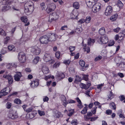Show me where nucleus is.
Returning <instances> with one entry per match:
<instances>
[{
  "label": "nucleus",
  "instance_id": "obj_21",
  "mask_svg": "<svg viewBox=\"0 0 125 125\" xmlns=\"http://www.w3.org/2000/svg\"><path fill=\"white\" fill-rule=\"evenodd\" d=\"M116 5L119 7V9H118L116 10L117 11H120L124 5L122 2L120 0L118 1Z\"/></svg>",
  "mask_w": 125,
  "mask_h": 125
},
{
  "label": "nucleus",
  "instance_id": "obj_29",
  "mask_svg": "<svg viewBox=\"0 0 125 125\" xmlns=\"http://www.w3.org/2000/svg\"><path fill=\"white\" fill-rule=\"evenodd\" d=\"M48 6L49 7H50L53 10H54L56 8V5L53 3H52L51 4H49L48 5Z\"/></svg>",
  "mask_w": 125,
  "mask_h": 125
},
{
  "label": "nucleus",
  "instance_id": "obj_57",
  "mask_svg": "<svg viewBox=\"0 0 125 125\" xmlns=\"http://www.w3.org/2000/svg\"><path fill=\"white\" fill-rule=\"evenodd\" d=\"M6 49L5 48H4L2 49L1 51V53L2 54H4L6 53Z\"/></svg>",
  "mask_w": 125,
  "mask_h": 125
},
{
  "label": "nucleus",
  "instance_id": "obj_20",
  "mask_svg": "<svg viewBox=\"0 0 125 125\" xmlns=\"http://www.w3.org/2000/svg\"><path fill=\"white\" fill-rule=\"evenodd\" d=\"M79 64L82 67H83V68H82L81 69L83 71H84L86 69V68H87L88 66L86 65L84 66L85 65V62L83 60H81L79 62Z\"/></svg>",
  "mask_w": 125,
  "mask_h": 125
},
{
  "label": "nucleus",
  "instance_id": "obj_43",
  "mask_svg": "<svg viewBox=\"0 0 125 125\" xmlns=\"http://www.w3.org/2000/svg\"><path fill=\"white\" fill-rule=\"evenodd\" d=\"M14 103L18 104H20L21 103V100L18 99H15L14 101Z\"/></svg>",
  "mask_w": 125,
  "mask_h": 125
},
{
  "label": "nucleus",
  "instance_id": "obj_45",
  "mask_svg": "<svg viewBox=\"0 0 125 125\" xmlns=\"http://www.w3.org/2000/svg\"><path fill=\"white\" fill-rule=\"evenodd\" d=\"M80 86L82 88L87 89V88L85 87V84L84 83H81L80 84Z\"/></svg>",
  "mask_w": 125,
  "mask_h": 125
},
{
  "label": "nucleus",
  "instance_id": "obj_36",
  "mask_svg": "<svg viewBox=\"0 0 125 125\" xmlns=\"http://www.w3.org/2000/svg\"><path fill=\"white\" fill-rule=\"evenodd\" d=\"M21 21L24 23H26L27 21V19L26 16H23L21 17Z\"/></svg>",
  "mask_w": 125,
  "mask_h": 125
},
{
  "label": "nucleus",
  "instance_id": "obj_37",
  "mask_svg": "<svg viewBox=\"0 0 125 125\" xmlns=\"http://www.w3.org/2000/svg\"><path fill=\"white\" fill-rule=\"evenodd\" d=\"M91 18L90 16H87L86 18L85 21L87 23H89L91 21Z\"/></svg>",
  "mask_w": 125,
  "mask_h": 125
},
{
  "label": "nucleus",
  "instance_id": "obj_3",
  "mask_svg": "<svg viewBox=\"0 0 125 125\" xmlns=\"http://www.w3.org/2000/svg\"><path fill=\"white\" fill-rule=\"evenodd\" d=\"M59 17V14L57 13L54 12L50 15L48 21L50 22H51L52 21L57 19Z\"/></svg>",
  "mask_w": 125,
  "mask_h": 125
},
{
  "label": "nucleus",
  "instance_id": "obj_35",
  "mask_svg": "<svg viewBox=\"0 0 125 125\" xmlns=\"http://www.w3.org/2000/svg\"><path fill=\"white\" fill-rule=\"evenodd\" d=\"M83 49L84 51L87 52V53H88L90 52V49L89 47H86L85 46L84 47Z\"/></svg>",
  "mask_w": 125,
  "mask_h": 125
},
{
  "label": "nucleus",
  "instance_id": "obj_13",
  "mask_svg": "<svg viewBox=\"0 0 125 125\" xmlns=\"http://www.w3.org/2000/svg\"><path fill=\"white\" fill-rule=\"evenodd\" d=\"M31 87L33 88L36 87L39 84V80L38 79H35L32 81L30 83Z\"/></svg>",
  "mask_w": 125,
  "mask_h": 125
},
{
  "label": "nucleus",
  "instance_id": "obj_24",
  "mask_svg": "<svg viewBox=\"0 0 125 125\" xmlns=\"http://www.w3.org/2000/svg\"><path fill=\"white\" fill-rule=\"evenodd\" d=\"M42 72H40V73H43L46 74L49 72L48 69L46 66H44L42 67Z\"/></svg>",
  "mask_w": 125,
  "mask_h": 125
},
{
  "label": "nucleus",
  "instance_id": "obj_42",
  "mask_svg": "<svg viewBox=\"0 0 125 125\" xmlns=\"http://www.w3.org/2000/svg\"><path fill=\"white\" fill-rule=\"evenodd\" d=\"M41 7L42 8V10H44L45 9V6L44 3H42L40 4Z\"/></svg>",
  "mask_w": 125,
  "mask_h": 125
},
{
  "label": "nucleus",
  "instance_id": "obj_27",
  "mask_svg": "<svg viewBox=\"0 0 125 125\" xmlns=\"http://www.w3.org/2000/svg\"><path fill=\"white\" fill-rule=\"evenodd\" d=\"M39 57L38 56H36L35 57L33 61V63L34 64H37L39 61Z\"/></svg>",
  "mask_w": 125,
  "mask_h": 125
},
{
  "label": "nucleus",
  "instance_id": "obj_55",
  "mask_svg": "<svg viewBox=\"0 0 125 125\" xmlns=\"http://www.w3.org/2000/svg\"><path fill=\"white\" fill-rule=\"evenodd\" d=\"M75 46H70L69 47V49L71 52L73 51L75 49Z\"/></svg>",
  "mask_w": 125,
  "mask_h": 125
},
{
  "label": "nucleus",
  "instance_id": "obj_47",
  "mask_svg": "<svg viewBox=\"0 0 125 125\" xmlns=\"http://www.w3.org/2000/svg\"><path fill=\"white\" fill-rule=\"evenodd\" d=\"M76 77L75 81L80 82L81 80V78L79 76L77 75H76Z\"/></svg>",
  "mask_w": 125,
  "mask_h": 125
},
{
  "label": "nucleus",
  "instance_id": "obj_10",
  "mask_svg": "<svg viewBox=\"0 0 125 125\" xmlns=\"http://www.w3.org/2000/svg\"><path fill=\"white\" fill-rule=\"evenodd\" d=\"M39 40L40 42L42 44H47L49 42L47 35L41 37Z\"/></svg>",
  "mask_w": 125,
  "mask_h": 125
},
{
  "label": "nucleus",
  "instance_id": "obj_15",
  "mask_svg": "<svg viewBox=\"0 0 125 125\" xmlns=\"http://www.w3.org/2000/svg\"><path fill=\"white\" fill-rule=\"evenodd\" d=\"M112 8L111 6H109L107 7L105 12V15L107 16L110 15L112 12Z\"/></svg>",
  "mask_w": 125,
  "mask_h": 125
},
{
  "label": "nucleus",
  "instance_id": "obj_18",
  "mask_svg": "<svg viewBox=\"0 0 125 125\" xmlns=\"http://www.w3.org/2000/svg\"><path fill=\"white\" fill-rule=\"evenodd\" d=\"M124 31H123L122 32H120L119 33L118 35L120 39L119 40V42H120L123 40L125 35Z\"/></svg>",
  "mask_w": 125,
  "mask_h": 125
},
{
  "label": "nucleus",
  "instance_id": "obj_62",
  "mask_svg": "<svg viewBox=\"0 0 125 125\" xmlns=\"http://www.w3.org/2000/svg\"><path fill=\"white\" fill-rule=\"evenodd\" d=\"M120 28L119 27H117L116 29H115L114 30V31L115 32H118L120 31Z\"/></svg>",
  "mask_w": 125,
  "mask_h": 125
},
{
  "label": "nucleus",
  "instance_id": "obj_54",
  "mask_svg": "<svg viewBox=\"0 0 125 125\" xmlns=\"http://www.w3.org/2000/svg\"><path fill=\"white\" fill-rule=\"evenodd\" d=\"M104 85V83H102L99 84L98 85H97V87L98 89L101 90V87Z\"/></svg>",
  "mask_w": 125,
  "mask_h": 125
},
{
  "label": "nucleus",
  "instance_id": "obj_7",
  "mask_svg": "<svg viewBox=\"0 0 125 125\" xmlns=\"http://www.w3.org/2000/svg\"><path fill=\"white\" fill-rule=\"evenodd\" d=\"M16 111L12 110L10 111L8 114V117L12 119H16L17 117V115L16 113Z\"/></svg>",
  "mask_w": 125,
  "mask_h": 125
},
{
  "label": "nucleus",
  "instance_id": "obj_14",
  "mask_svg": "<svg viewBox=\"0 0 125 125\" xmlns=\"http://www.w3.org/2000/svg\"><path fill=\"white\" fill-rule=\"evenodd\" d=\"M10 90L9 88H5L2 89L0 93V95L1 96H3L7 95L8 93L9 90Z\"/></svg>",
  "mask_w": 125,
  "mask_h": 125
},
{
  "label": "nucleus",
  "instance_id": "obj_1",
  "mask_svg": "<svg viewBox=\"0 0 125 125\" xmlns=\"http://www.w3.org/2000/svg\"><path fill=\"white\" fill-rule=\"evenodd\" d=\"M24 11L25 13H30L33 11V3L31 1H29L26 2L24 5Z\"/></svg>",
  "mask_w": 125,
  "mask_h": 125
},
{
  "label": "nucleus",
  "instance_id": "obj_26",
  "mask_svg": "<svg viewBox=\"0 0 125 125\" xmlns=\"http://www.w3.org/2000/svg\"><path fill=\"white\" fill-rule=\"evenodd\" d=\"M55 115L56 117L59 118L62 116L61 113L58 111H56L55 113Z\"/></svg>",
  "mask_w": 125,
  "mask_h": 125
},
{
  "label": "nucleus",
  "instance_id": "obj_6",
  "mask_svg": "<svg viewBox=\"0 0 125 125\" xmlns=\"http://www.w3.org/2000/svg\"><path fill=\"white\" fill-rule=\"evenodd\" d=\"M101 8V4L99 3H97L93 5L92 10L94 12H96L99 11Z\"/></svg>",
  "mask_w": 125,
  "mask_h": 125
},
{
  "label": "nucleus",
  "instance_id": "obj_60",
  "mask_svg": "<svg viewBox=\"0 0 125 125\" xmlns=\"http://www.w3.org/2000/svg\"><path fill=\"white\" fill-rule=\"evenodd\" d=\"M67 102H68V103H74L76 102L75 101L72 100H69Z\"/></svg>",
  "mask_w": 125,
  "mask_h": 125
},
{
  "label": "nucleus",
  "instance_id": "obj_33",
  "mask_svg": "<svg viewBox=\"0 0 125 125\" xmlns=\"http://www.w3.org/2000/svg\"><path fill=\"white\" fill-rule=\"evenodd\" d=\"M95 41L94 39H91V38H89L88 39V45H90L92 43H93Z\"/></svg>",
  "mask_w": 125,
  "mask_h": 125
},
{
  "label": "nucleus",
  "instance_id": "obj_64",
  "mask_svg": "<svg viewBox=\"0 0 125 125\" xmlns=\"http://www.w3.org/2000/svg\"><path fill=\"white\" fill-rule=\"evenodd\" d=\"M67 28V25H64L62 26L61 28V30H65Z\"/></svg>",
  "mask_w": 125,
  "mask_h": 125
},
{
  "label": "nucleus",
  "instance_id": "obj_38",
  "mask_svg": "<svg viewBox=\"0 0 125 125\" xmlns=\"http://www.w3.org/2000/svg\"><path fill=\"white\" fill-rule=\"evenodd\" d=\"M82 30V29L81 27H80L79 28H77L75 30V32L79 33H81Z\"/></svg>",
  "mask_w": 125,
  "mask_h": 125
},
{
  "label": "nucleus",
  "instance_id": "obj_17",
  "mask_svg": "<svg viewBox=\"0 0 125 125\" xmlns=\"http://www.w3.org/2000/svg\"><path fill=\"white\" fill-rule=\"evenodd\" d=\"M22 76V75L20 72H17L14 76V80L17 81H20V78Z\"/></svg>",
  "mask_w": 125,
  "mask_h": 125
},
{
  "label": "nucleus",
  "instance_id": "obj_56",
  "mask_svg": "<svg viewBox=\"0 0 125 125\" xmlns=\"http://www.w3.org/2000/svg\"><path fill=\"white\" fill-rule=\"evenodd\" d=\"M112 113V111L111 110H107L106 111V114L108 115H110Z\"/></svg>",
  "mask_w": 125,
  "mask_h": 125
},
{
  "label": "nucleus",
  "instance_id": "obj_4",
  "mask_svg": "<svg viewBox=\"0 0 125 125\" xmlns=\"http://www.w3.org/2000/svg\"><path fill=\"white\" fill-rule=\"evenodd\" d=\"M18 58L19 61L21 63H23L26 61V55L23 52H20L19 53Z\"/></svg>",
  "mask_w": 125,
  "mask_h": 125
},
{
  "label": "nucleus",
  "instance_id": "obj_30",
  "mask_svg": "<svg viewBox=\"0 0 125 125\" xmlns=\"http://www.w3.org/2000/svg\"><path fill=\"white\" fill-rule=\"evenodd\" d=\"M9 50L10 51H14L15 50V49L14 46L12 45H10L8 46V47Z\"/></svg>",
  "mask_w": 125,
  "mask_h": 125
},
{
  "label": "nucleus",
  "instance_id": "obj_23",
  "mask_svg": "<svg viewBox=\"0 0 125 125\" xmlns=\"http://www.w3.org/2000/svg\"><path fill=\"white\" fill-rule=\"evenodd\" d=\"M61 100L62 102V104L65 107L66 106L67 104H68V102L66 101V99L64 95H62L61 97Z\"/></svg>",
  "mask_w": 125,
  "mask_h": 125
},
{
  "label": "nucleus",
  "instance_id": "obj_52",
  "mask_svg": "<svg viewBox=\"0 0 125 125\" xmlns=\"http://www.w3.org/2000/svg\"><path fill=\"white\" fill-rule=\"evenodd\" d=\"M55 55L56 57L58 59L60 57V52L58 51L57 52L55 53Z\"/></svg>",
  "mask_w": 125,
  "mask_h": 125
},
{
  "label": "nucleus",
  "instance_id": "obj_34",
  "mask_svg": "<svg viewBox=\"0 0 125 125\" xmlns=\"http://www.w3.org/2000/svg\"><path fill=\"white\" fill-rule=\"evenodd\" d=\"M0 34L4 36H5L6 35L5 32L1 28H0Z\"/></svg>",
  "mask_w": 125,
  "mask_h": 125
},
{
  "label": "nucleus",
  "instance_id": "obj_9",
  "mask_svg": "<svg viewBox=\"0 0 125 125\" xmlns=\"http://www.w3.org/2000/svg\"><path fill=\"white\" fill-rule=\"evenodd\" d=\"M31 51L36 55L39 54L41 52L40 49L36 46L32 47Z\"/></svg>",
  "mask_w": 125,
  "mask_h": 125
},
{
  "label": "nucleus",
  "instance_id": "obj_41",
  "mask_svg": "<svg viewBox=\"0 0 125 125\" xmlns=\"http://www.w3.org/2000/svg\"><path fill=\"white\" fill-rule=\"evenodd\" d=\"M46 11L48 13L51 12L52 10H53L48 5L47 7L46 10Z\"/></svg>",
  "mask_w": 125,
  "mask_h": 125
},
{
  "label": "nucleus",
  "instance_id": "obj_22",
  "mask_svg": "<svg viewBox=\"0 0 125 125\" xmlns=\"http://www.w3.org/2000/svg\"><path fill=\"white\" fill-rule=\"evenodd\" d=\"M85 2L87 6L90 8H91L93 7L94 2L92 1V0H86Z\"/></svg>",
  "mask_w": 125,
  "mask_h": 125
},
{
  "label": "nucleus",
  "instance_id": "obj_58",
  "mask_svg": "<svg viewBox=\"0 0 125 125\" xmlns=\"http://www.w3.org/2000/svg\"><path fill=\"white\" fill-rule=\"evenodd\" d=\"M71 61L69 60H65L63 62V63L66 64H69L70 63Z\"/></svg>",
  "mask_w": 125,
  "mask_h": 125
},
{
  "label": "nucleus",
  "instance_id": "obj_19",
  "mask_svg": "<svg viewBox=\"0 0 125 125\" xmlns=\"http://www.w3.org/2000/svg\"><path fill=\"white\" fill-rule=\"evenodd\" d=\"M51 57L50 54L47 53H45L43 58L45 61L46 62H49L51 60Z\"/></svg>",
  "mask_w": 125,
  "mask_h": 125
},
{
  "label": "nucleus",
  "instance_id": "obj_59",
  "mask_svg": "<svg viewBox=\"0 0 125 125\" xmlns=\"http://www.w3.org/2000/svg\"><path fill=\"white\" fill-rule=\"evenodd\" d=\"M98 118V116L92 117L91 118V121H94L96 120Z\"/></svg>",
  "mask_w": 125,
  "mask_h": 125
},
{
  "label": "nucleus",
  "instance_id": "obj_63",
  "mask_svg": "<svg viewBox=\"0 0 125 125\" xmlns=\"http://www.w3.org/2000/svg\"><path fill=\"white\" fill-rule=\"evenodd\" d=\"M77 105L78 107L80 108H82L83 107V105H82V103L78 104H77Z\"/></svg>",
  "mask_w": 125,
  "mask_h": 125
},
{
  "label": "nucleus",
  "instance_id": "obj_31",
  "mask_svg": "<svg viewBox=\"0 0 125 125\" xmlns=\"http://www.w3.org/2000/svg\"><path fill=\"white\" fill-rule=\"evenodd\" d=\"M73 6L75 8L78 9L79 7V4L78 2H76L73 4Z\"/></svg>",
  "mask_w": 125,
  "mask_h": 125
},
{
  "label": "nucleus",
  "instance_id": "obj_40",
  "mask_svg": "<svg viewBox=\"0 0 125 125\" xmlns=\"http://www.w3.org/2000/svg\"><path fill=\"white\" fill-rule=\"evenodd\" d=\"M10 38L9 37H6L4 39V43L5 44H6L8 42V41L9 40Z\"/></svg>",
  "mask_w": 125,
  "mask_h": 125
},
{
  "label": "nucleus",
  "instance_id": "obj_2",
  "mask_svg": "<svg viewBox=\"0 0 125 125\" xmlns=\"http://www.w3.org/2000/svg\"><path fill=\"white\" fill-rule=\"evenodd\" d=\"M13 2V0H3L1 3L5 6L2 7V11H5L9 10L10 7L9 5L11 4Z\"/></svg>",
  "mask_w": 125,
  "mask_h": 125
},
{
  "label": "nucleus",
  "instance_id": "obj_12",
  "mask_svg": "<svg viewBox=\"0 0 125 125\" xmlns=\"http://www.w3.org/2000/svg\"><path fill=\"white\" fill-rule=\"evenodd\" d=\"M3 77L8 80V83L11 84L13 82V79L12 76L9 74H5L3 76Z\"/></svg>",
  "mask_w": 125,
  "mask_h": 125
},
{
  "label": "nucleus",
  "instance_id": "obj_8",
  "mask_svg": "<svg viewBox=\"0 0 125 125\" xmlns=\"http://www.w3.org/2000/svg\"><path fill=\"white\" fill-rule=\"evenodd\" d=\"M121 59L119 58H116L115 59V61L116 63V65L118 66H120L121 67L124 68L125 67V62H121L120 61Z\"/></svg>",
  "mask_w": 125,
  "mask_h": 125
},
{
  "label": "nucleus",
  "instance_id": "obj_48",
  "mask_svg": "<svg viewBox=\"0 0 125 125\" xmlns=\"http://www.w3.org/2000/svg\"><path fill=\"white\" fill-rule=\"evenodd\" d=\"M60 64V63L59 62H56L53 65V67L57 68L59 67Z\"/></svg>",
  "mask_w": 125,
  "mask_h": 125
},
{
  "label": "nucleus",
  "instance_id": "obj_53",
  "mask_svg": "<svg viewBox=\"0 0 125 125\" xmlns=\"http://www.w3.org/2000/svg\"><path fill=\"white\" fill-rule=\"evenodd\" d=\"M32 110L33 108L32 107H31L26 109L25 111L29 113L32 111Z\"/></svg>",
  "mask_w": 125,
  "mask_h": 125
},
{
  "label": "nucleus",
  "instance_id": "obj_39",
  "mask_svg": "<svg viewBox=\"0 0 125 125\" xmlns=\"http://www.w3.org/2000/svg\"><path fill=\"white\" fill-rule=\"evenodd\" d=\"M110 106H111V108L112 109L114 110H115L116 107L114 103H112L110 104Z\"/></svg>",
  "mask_w": 125,
  "mask_h": 125
},
{
  "label": "nucleus",
  "instance_id": "obj_28",
  "mask_svg": "<svg viewBox=\"0 0 125 125\" xmlns=\"http://www.w3.org/2000/svg\"><path fill=\"white\" fill-rule=\"evenodd\" d=\"M99 33L101 35H103L105 33V30L104 28L103 27L101 28L99 30Z\"/></svg>",
  "mask_w": 125,
  "mask_h": 125
},
{
  "label": "nucleus",
  "instance_id": "obj_11",
  "mask_svg": "<svg viewBox=\"0 0 125 125\" xmlns=\"http://www.w3.org/2000/svg\"><path fill=\"white\" fill-rule=\"evenodd\" d=\"M47 36L48 37L49 42L54 41L56 40L55 35L54 33H49L48 35H47Z\"/></svg>",
  "mask_w": 125,
  "mask_h": 125
},
{
  "label": "nucleus",
  "instance_id": "obj_25",
  "mask_svg": "<svg viewBox=\"0 0 125 125\" xmlns=\"http://www.w3.org/2000/svg\"><path fill=\"white\" fill-rule=\"evenodd\" d=\"M118 15L117 14H115L113 15L110 18L111 20L112 21H115Z\"/></svg>",
  "mask_w": 125,
  "mask_h": 125
},
{
  "label": "nucleus",
  "instance_id": "obj_5",
  "mask_svg": "<svg viewBox=\"0 0 125 125\" xmlns=\"http://www.w3.org/2000/svg\"><path fill=\"white\" fill-rule=\"evenodd\" d=\"M98 42L100 44H106L108 42V38L106 35L102 36L98 40Z\"/></svg>",
  "mask_w": 125,
  "mask_h": 125
},
{
  "label": "nucleus",
  "instance_id": "obj_50",
  "mask_svg": "<svg viewBox=\"0 0 125 125\" xmlns=\"http://www.w3.org/2000/svg\"><path fill=\"white\" fill-rule=\"evenodd\" d=\"M71 123L72 125H77L78 124L77 120H73Z\"/></svg>",
  "mask_w": 125,
  "mask_h": 125
},
{
  "label": "nucleus",
  "instance_id": "obj_51",
  "mask_svg": "<svg viewBox=\"0 0 125 125\" xmlns=\"http://www.w3.org/2000/svg\"><path fill=\"white\" fill-rule=\"evenodd\" d=\"M115 43V41H110L109 42L108 46H111L113 45Z\"/></svg>",
  "mask_w": 125,
  "mask_h": 125
},
{
  "label": "nucleus",
  "instance_id": "obj_32",
  "mask_svg": "<svg viewBox=\"0 0 125 125\" xmlns=\"http://www.w3.org/2000/svg\"><path fill=\"white\" fill-rule=\"evenodd\" d=\"M87 109L88 107H84L83 109L81 111V113L83 114H85L87 112Z\"/></svg>",
  "mask_w": 125,
  "mask_h": 125
},
{
  "label": "nucleus",
  "instance_id": "obj_44",
  "mask_svg": "<svg viewBox=\"0 0 125 125\" xmlns=\"http://www.w3.org/2000/svg\"><path fill=\"white\" fill-rule=\"evenodd\" d=\"M12 106V104L10 102H8L6 104V108L8 109H10Z\"/></svg>",
  "mask_w": 125,
  "mask_h": 125
},
{
  "label": "nucleus",
  "instance_id": "obj_46",
  "mask_svg": "<svg viewBox=\"0 0 125 125\" xmlns=\"http://www.w3.org/2000/svg\"><path fill=\"white\" fill-rule=\"evenodd\" d=\"M38 112L40 116L44 115H45V113L44 112L41 111L40 110H38Z\"/></svg>",
  "mask_w": 125,
  "mask_h": 125
},
{
  "label": "nucleus",
  "instance_id": "obj_61",
  "mask_svg": "<svg viewBox=\"0 0 125 125\" xmlns=\"http://www.w3.org/2000/svg\"><path fill=\"white\" fill-rule=\"evenodd\" d=\"M48 98L46 96H45L43 98V100L44 102H47L48 101Z\"/></svg>",
  "mask_w": 125,
  "mask_h": 125
},
{
  "label": "nucleus",
  "instance_id": "obj_16",
  "mask_svg": "<svg viewBox=\"0 0 125 125\" xmlns=\"http://www.w3.org/2000/svg\"><path fill=\"white\" fill-rule=\"evenodd\" d=\"M78 15V11L77 10H74L71 14V18L74 19H76Z\"/></svg>",
  "mask_w": 125,
  "mask_h": 125
},
{
  "label": "nucleus",
  "instance_id": "obj_49",
  "mask_svg": "<svg viewBox=\"0 0 125 125\" xmlns=\"http://www.w3.org/2000/svg\"><path fill=\"white\" fill-rule=\"evenodd\" d=\"M97 108V107L96 106H95L93 108L92 110H91V112L94 115L96 113V110Z\"/></svg>",
  "mask_w": 125,
  "mask_h": 125
}]
</instances>
